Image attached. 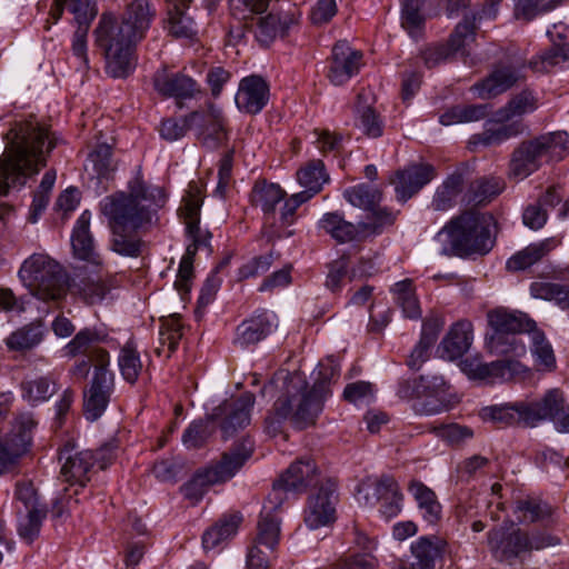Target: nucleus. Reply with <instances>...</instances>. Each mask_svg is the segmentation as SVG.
Wrapping results in <instances>:
<instances>
[{"mask_svg":"<svg viewBox=\"0 0 569 569\" xmlns=\"http://www.w3.org/2000/svg\"><path fill=\"white\" fill-rule=\"evenodd\" d=\"M317 478V468L311 459H301L293 462L279 480L286 489L300 492L311 486Z\"/></svg>","mask_w":569,"mask_h":569,"instance_id":"38","label":"nucleus"},{"mask_svg":"<svg viewBox=\"0 0 569 569\" xmlns=\"http://www.w3.org/2000/svg\"><path fill=\"white\" fill-rule=\"evenodd\" d=\"M93 360L96 370L83 397V415L89 421H96L102 416L114 389V377L108 369L109 353L106 350H98L93 355Z\"/></svg>","mask_w":569,"mask_h":569,"instance_id":"10","label":"nucleus"},{"mask_svg":"<svg viewBox=\"0 0 569 569\" xmlns=\"http://www.w3.org/2000/svg\"><path fill=\"white\" fill-rule=\"evenodd\" d=\"M56 392V383L50 377L27 378L21 382L22 398L31 403L49 399Z\"/></svg>","mask_w":569,"mask_h":569,"instance_id":"49","label":"nucleus"},{"mask_svg":"<svg viewBox=\"0 0 569 569\" xmlns=\"http://www.w3.org/2000/svg\"><path fill=\"white\" fill-rule=\"evenodd\" d=\"M47 508L33 510H18V533L26 542H33L40 533Z\"/></svg>","mask_w":569,"mask_h":569,"instance_id":"47","label":"nucleus"},{"mask_svg":"<svg viewBox=\"0 0 569 569\" xmlns=\"http://www.w3.org/2000/svg\"><path fill=\"white\" fill-rule=\"evenodd\" d=\"M491 333L518 335L529 332L536 327V322L526 313L510 311L505 308H496L487 315Z\"/></svg>","mask_w":569,"mask_h":569,"instance_id":"30","label":"nucleus"},{"mask_svg":"<svg viewBox=\"0 0 569 569\" xmlns=\"http://www.w3.org/2000/svg\"><path fill=\"white\" fill-rule=\"evenodd\" d=\"M100 337L96 331L84 329L80 330L74 338L67 345V353L71 357H76L80 353L89 352L91 355L93 343L99 341Z\"/></svg>","mask_w":569,"mask_h":569,"instance_id":"64","label":"nucleus"},{"mask_svg":"<svg viewBox=\"0 0 569 569\" xmlns=\"http://www.w3.org/2000/svg\"><path fill=\"white\" fill-rule=\"evenodd\" d=\"M335 376L332 367H321L319 379L308 390L305 378L298 373H288L273 378L263 387V392L279 389L281 395L272 410L266 417L264 429L268 435L277 436L282 431L284 421L289 420L296 428L305 429L316 422L322 410L323 399L329 395L328 385Z\"/></svg>","mask_w":569,"mask_h":569,"instance_id":"2","label":"nucleus"},{"mask_svg":"<svg viewBox=\"0 0 569 569\" xmlns=\"http://www.w3.org/2000/svg\"><path fill=\"white\" fill-rule=\"evenodd\" d=\"M242 517L238 513L223 516L214 526L202 536V545L206 550H211L224 540L233 537L239 528Z\"/></svg>","mask_w":569,"mask_h":569,"instance_id":"40","label":"nucleus"},{"mask_svg":"<svg viewBox=\"0 0 569 569\" xmlns=\"http://www.w3.org/2000/svg\"><path fill=\"white\" fill-rule=\"evenodd\" d=\"M515 513L520 521H538L552 513L551 507L537 498L520 499L516 503Z\"/></svg>","mask_w":569,"mask_h":569,"instance_id":"57","label":"nucleus"},{"mask_svg":"<svg viewBox=\"0 0 569 569\" xmlns=\"http://www.w3.org/2000/svg\"><path fill=\"white\" fill-rule=\"evenodd\" d=\"M552 44L535 57L530 66L537 72H549L555 67L563 68L569 66V42L562 41V33L558 26L547 31Z\"/></svg>","mask_w":569,"mask_h":569,"instance_id":"28","label":"nucleus"},{"mask_svg":"<svg viewBox=\"0 0 569 569\" xmlns=\"http://www.w3.org/2000/svg\"><path fill=\"white\" fill-rule=\"evenodd\" d=\"M431 431L451 446L461 445L473 437V431L469 427L458 423L436 426Z\"/></svg>","mask_w":569,"mask_h":569,"instance_id":"63","label":"nucleus"},{"mask_svg":"<svg viewBox=\"0 0 569 569\" xmlns=\"http://www.w3.org/2000/svg\"><path fill=\"white\" fill-rule=\"evenodd\" d=\"M254 405V395L243 392L238 398L224 401L214 412L220 417L221 430L224 437L233 435L238 429H242L250 423V411Z\"/></svg>","mask_w":569,"mask_h":569,"instance_id":"19","label":"nucleus"},{"mask_svg":"<svg viewBox=\"0 0 569 569\" xmlns=\"http://www.w3.org/2000/svg\"><path fill=\"white\" fill-rule=\"evenodd\" d=\"M463 179L461 174H451L446 181L437 189L433 199L432 208L437 211H445L455 204L456 198L462 191Z\"/></svg>","mask_w":569,"mask_h":569,"instance_id":"53","label":"nucleus"},{"mask_svg":"<svg viewBox=\"0 0 569 569\" xmlns=\"http://www.w3.org/2000/svg\"><path fill=\"white\" fill-rule=\"evenodd\" d=\"M365 492V503L375 505L380 501V512L386 519L398 516L402 509L403 496L397 481L390 476H381L367 480L359 486L358 493Z\"/></svg>","mask_w":569,"mask_h":569,"instance_id":"14","label":"nucleus"},{"mask_svg":"<svg viewBox=\"0 0 569 569\" xmlns=\"http://www.w3.org/2000/svg\"><path fill=\"white\" fill-rule=\"evenodd\" d=\"M149 0H132L118 21L111 13L101 16L94 30L96 43L103 50L107 73L126 78L134 69V46L146 34L154 18Z\"/></svg>","mask_w":569,"mask_h":569,"instance_id":"4","label":"nucleus"},{"mask_svg":"<svg viewBox=\"0 0 569 569\" xmlns=\"http://www.w3.org/2000/svg\"><path fill=\"white\" fill-rule=\"evenodd\" d=\"M542 146L538 137L522 141L512 152L510 176L522 180L537 171L546 162Z\"/></svg>","mask_w":569,"mask_h":569,"instance_id":"25","label":"nucleus"},{"mask_svg":"<svg viewBox=\"0 0 569 569\" xmlns=\"http://www.w3.org/2000/svg\"><path fill=\"white\" fill-rule=\"evenodd\" d=\"M433 178L435 168L430 164L419 163L398 170L390 182L395 186L397 198L405 202Z\"/></svg>","mask_w":569,"mask_h":569,"instance_id":"24","label":"nucleus"},{"mask_svg":"<svg viewBox=\"0 0 569 569\" xmlns=\"http://www.w3.org/2000/svg\"><path fill=\"white\" fill-rule=\"evenodd\" d=\"M558 403L557 388L547 390L539 398L518 400V426L536 428L542 422L549 421L551 413L556 412Z\"/></svg>","mask_w":569,"mask_h":569,"instance_id":"20","label":"nucleus"},{"mask_svg":"<svg viewBox=\"0 0 569 569\" xmlns=\"http://www.w3.org/2000/svg\"><path fill=\"white\" fill-rule=\"evenodd\" d=\"M487 347L492 355L505 358L491 362H483L479 357L463 359L460 368L470 379L496 383L522 378L527 373L528 368L516 359L527 353L526 343L517 335L490 333Z\"/></svg>","mask_w":569,"mask_h":569,"instance_id":"5","label":"nucleus"},{"mask_svg":"<svg viewBox=\"0 0 569 569\" xmlns=\"http://www.w3.org/2000/svg\"><path fill=\"white\" fill-rule=\"evenodd\" d=\"M503 189V182L499 178H482L472 182L466 194L467 202L482 204L497 197Z\"/></svg>","mask_w":569,"mask_h":569,"instance_id":"52","label":"nucleus"},{"mask_svg":"<svg viewBox=\"0 0 569 569\" xmlns=\"http://www.w3.org/2000/svg\"><path fill=\"white\" fill-rule=\"evenodd\" d=\"M36 421L30 413L19 415L9 432L0 436V477L13 472L30 451Z\"/></svg>","mask_w":569,"mask_h":569,"instance_id":"9","label":"nucleus"},{"mask_svg":"<svg viewBox=\"0 0 569 569\" xmlns=\"http://www.w3.org/2000/svg\"><path fill=\"white\" fill-rule=\"evenodd\" d=\"M409 492L415 498L422 518L430 525H435L441 518V506L436 493L425 483L412 480L408 487Z\"/></svg>","mask_w":569,"mask_h":569,"instance_id":"39","label":"nucleus"},{"mask_svg":"<svg viewBox=\"0 0 569 569\" xmlns=\"http://www.w3.org/2000/svg\"><path fill=\"white\" fill-rule=\"evenodd\" d=\"M118 366L122 378L129 382L134 383L142 370V362L136 346L128 341L119 352Z\"/></svg>","mask_w":569,"mask_h":569,"instance_id":"55","label":"nucleus"},{"mask_svg":"<svg viewBox=\"0 0 569 569\" xmlns=\"http://www.w3.org/2000/svg\"><path fill=\"white\" fill-rule=\"evenodd\" d=\"M60 476L70 485L84 487L91 479L96 465L91 450H79L73 440L67 441L59 451Z\"/></svg>","mask_w":569,"mask_h":569,"instance_id":"13","label":"nucleus"},{"mask_svg":"<svg viewBox=\"0 0 569 569\" xmlns=\"http://www.w3.org/2000/svg\"><path fill=\"white\" fill-rule=\"evenodd\" d=\"M519 407L518 401L493 405L481 410V417L505 426H518Z\"/></svg>","mask_w":569,"mask_h":569,"instance_id":"60","label":"nucleus"},{"mask_svg":"<svg viewBox=\"0 0 569 569\" xmlns=\"http://www.w3.org/2000/svg\"><path fill=\"white\" fill-rule=\"evenodd\" d=\"M375 102L373 93L363 89L358 93L355 106L356 124L370 138H378L383 131V122L375 110Z\"/></svg>","mask_w":569,"mask_h":569,"instance_id":"31","label":"nucleus"},{"mask_svg":"<svg viewBox=\"0 0 569 569\" xmlns=\"http://www.w3.org/2000/svg\"><path fill=\"white\" fill-rule=\"evenodd\" d=\"M229 29V40L238 43L244 38L246 31H252L254 38L262 44L268 46L278 36H283L288 30L292 19L289 16L281 17L278 13L270 12L266 16L256 14L248 20H237Z\"/></svg>","mask_w":569,"mask_h":569,"instance_id":"11","label":"nucleus"},{"mask_svg":"<svg viewBox=\"0 0 569 569\" xmlns=\"http://www.w3.org/2000/svg\"><path fill=\"white\" fill-rule=\"evenodd\" d=\"M443 326L445 320L439 316H431L423 321L420 340L411 351L407 361L412 370H419L429 359L430 349L435 345Z\"/></svg>","mask_w":569,"mask_h":569,"instance_id":"35","label":"nucleus"},{"mask_svg":"<svg viewBox=\"0 0 569 569\" xmlns=\"http://www.w3.org/2000/svg\"><path fill=\"white\" fill-rule=\"evenodd\" d=\"M538 107V100L530 90H523L516 94L506 107L501 108L497 113V120L500 122L509 121L515 117H521L528 112H532Z\"/></svg>","mask_w":569,"mask_h":569,"instance_id":"48","label":"nucleus"},{"mask_svg":"<svg viewBox=\"0 0 569 569\" xmlns=\"http://www.w3.org/2000/svg\"><path fill=\"white\" fill-rule=\"evenodd\" d=\"M43 339V330L40 322L28 323L11 332L4 340L10 351H28L38 346Z\"/></svg>","mask_w":569,"mask_h":569,"instance_id":"41","label":"nucleus"},{"mask_svg":"<svg viewBox=\"0 0 569 569\" xmlns=\"http://www.w3.org/2000/svg\"><path fill=\"white\" fill-rule=\"evenodd\" d=\"M370 212L368 221H362L365 238L380 234L386 227L392 226L396 220V214L387 208L376 207Z\"/></svg>","mask_w":569,"mask_h":569,"instance_id":"62","label":"nucleus"},{"mask_svg":"<svg viewBox=\"0 0 569 569\" xmlns=\"http://www.w3.org/2000/svg\"><path fill=\"white\" fill-rule=\"evenodd\" d=\"M286 192L276 183L259 181L251 192L253 206L259 207L266 214H274L276 204L284 200Z\"/></svg>","mask_w":569,"mask_h":569,"instance_id":"43","label":"nucleus"},{"mask_svg":"<svg viewBox=\"0 0 569 569\" xmlns=\"http://www.w3.org/2000/svg\"><path fill=\"white\" fill-rule=\"evenodd\" d=\"M343 198L353 207L370 211L378 207L382 192L373 186L360 183L343 191Z\"/></svg>","mask_w":569,"mask_h":569,"instance_id":"46","label":"nucleus"},{"mask_svg":"<svg viewBox=\"0 0 569 569\" xmlns=\"http://www.w3.org/2000/svg\"><path fill=\"white\" fill-rule=\"evenodd\" d=\"M531 340V353L535 357L536 365L542 370H552L556 367V357L550 342L545 333L536 327L528 332Z\"/></svg>","mask_w":569,"mask_h":569,"instance_id":"50","label":"nucleus"},{"mask_svg":"<svg viewBox=\"0 0 569 569\" xmlns=\"http://www.w3.org/2000/svg\"><path fill=\"white\" fill-rule=\"evenodd\" d=\"M169 3L168 30L174 38L192 39L197 36L198 29L193 19L187 14L186 9L191 2L189 0H167Z\"/></svg>","mask_w":569,"mask_h":569,"instance_id":"36","label":"nucleus"},{"mask_svg":"<svg viewBox=\"0 0 569 569\" xmlns=\"http://www.w3.org/2000/svg\"><path fill=\"white\" fill-rule=\"evenodd\" d=\"M182 325L179 318H170L162 322L159 332L160 347L157 348L158 355L164 353L167 358L176 350L181 337Z\"/></svg>","mask_w":569,"mask_h":569,"instance_id":"58","label":"nucleus"},{"mask_svg":"<svg viewBox=\"0 0 569 569\" xmlns=\"http://www.w3.org/2000/svg\"><path fill=\"white\" fill-rule=\"evenodd\" d=\"M362 66V52L341 40L332 48L327 77L333 86H342L358 74Z\"/></svg>","mask_w":569,"mask_h":569,"instance_id":"17","label":"nucleus"},{"mask_svg":"<svg viewBox=\"0 0 569 569\" xmlns=\"http://www.w3.org/2000/svg\"><path fill=\"white\" fill-rule=\"evenodd\" d=\"M201 206V188L197 182H190L179 208L180 216L186 224L187 233L192 240L181 258L177 279L174 281V287L181 295L189 292L190 281L193 274V258L199 247L208 246V240L210 238V234L208 232H202L199 227Z\"/></svg>","mask_w":569,"mask_h":569,"instance_id":"8","label":"nucleus"},{"mask_svg":"<svg viewBox=\"0 0 569 569\" xmlns=\"http://www.w3.org/2000/svg\"><path fill=\"white\" fill-rule=\"evenodd\" d=\"M270 0H229L230 12L236 20H248L267 11Z\"/></svg>","mask_w":569,"mask_h":569,"instance_id":"61","label":"nucleus"},{"mask_svg":"<svg viewBox=\"0 0 569 569\" xmlns=\"http://www.w3.org/2000/svg\"><path fill=\"white\" fill-rule=\"evenodd\" d=\"M337 485L333 480L323 482L317 492L308 499L305 509V522L310 529L332 523L336 519Z\"/></svg>","mask_w":569,"mask_h":569,"instance_id":"16","label":"nucleus"},{"mask_svg":"<svg viewBox=\"0 0 569 569\" xmlns=\"http://www.w3.org/2000/svg\"><path fill=\"white\" fill-rule=\"evenodd\" d=\"M269 97L268 82L261 76L252 74L240 81L236 104L246 113L257 114L267 106Z\"/></svg>","mask_w":569,"mask_h":569,"instance_id":"23","label":"nucleus"},{"mask_svg":"<svg viewBox=\"0 0 569 569\" xmlns=\"http://www.w3.org/2000/svg\"><path fill=\"white\" fill-rule=\"evenodd\" d=\"M6 140L0 156V197L24 186L28 178L46 167L48 154L57 146L49 129L33 118L16 121Z\"/></svg>","mask_w":569,"mask_h":569,"instance_id":"3","label":"nucleus"},{"mask_svg":"<svg viewBox=\"0 0 569 569\" xmlns=\"http://www.w3.org/2000/svg\"><path fill=\"white\" fill-rule=\"evenodd\" d=\"M391 292L405 317L409 319H419L421 317V308L412 280L405 279L395 283L391 288Z\"/></svg>","mask_w":569,"mask_h":569,"instance_id":"45","label":"nucleus"},{"mask_svg":"<svg viewBox=\"0 0 569 569\" xmlns=\"http://www.w3.org/2000/svg\"><path fill=\"white\" fill-rule=\"evenodd\" d=\"M522 74L511 66L497 67L486 79L475 83L470 90L479 99L488 100L515 86Z\"/></svg>","mask_w":569,"mask_h":569,"instance_id":"27","label":"nucleus"},{"mask_svg":"<svg viewBox=\"0 0 569 569\" xmlns=\"http://www.w3.org/2000/svg\"><path fill=\"white\" fill-rule=\"evenodd\" d=\"M550 251L549 240L531 243L512 254L506 263L509 271H522L540 261Z\"/></svg>","mask_w":569,"mask_h":569,"instance_id":"42","label":"nucleus"},{"mask_svg":"<svg viewBox=\"0 0 569 569\" xmlns=\"http://www.w3.org/2000/svg\"><path fill=\"white\" fill-rule=\"evenodd\" d=\"M546 154V162L560 161L569 156V134L555 131L538 137Z\"/></svg>","mask_w":569,"mask_h":569,"instance_id":"51","label":"nucleus"},{"mask_svg":"<svg viewBox=\"0 0 569 569\" xmlns=\"http://www.w3.org/2000/svg\"><path fill=\"white\" fill-rule=\"evenodd\" d=\"M19 277L31 296L47 303L63 300L71 287L64 268L44 253L24 260Z\"/></svg>","mask_w":569,"mask_h":569,"instance_id":"7","label":"nucleus"},{"mask_svg":"<svg viewBox=\"0 0 569 569\" xmlns=\"http://www.w3.org/2000/svg\"><path fill=\"white\" fill-rule=\"evenodd\" d=\"M319 227L341 243L365 238L362 222L355 224L337 212L326 213L319 221Z\"/></svg>","mask_w":569,"mask_h":569,"instance_id":"37","label":"nucleus"},{"mask_svg":"<svg viewBox=\"0 0 569 569\" xmlns=\"http://www.w3.org/2000/svg\"><path fill=\"white\" fill-rule=\"evenodd\" d=\"M493 217L475 210H468L452 218L438 233L441 253L469 257L487 254L495 246L492 236Z\"/></svg>","mask_w":569,"mask_h":569,"instance_id":"6","label":"nucleus"},{"mask_svg":"<svg viewBox=\"0 0 569 569\" xmlns=\"http://www.w3.org/2000/svg\"><path fill=\"white\" fill-rule=\"evenodd\" d=\"M216 423L212 417L196 420L184 430L182 443L188 449L202 447L216 431Z\"/></svg>","mask_w":569,"mask_h":569,"instance_id":"54","label":"nucleus"},{"mask_svg":"<svg viewBox=\"0 0 569 569\" xmlns=\"http://www.w3.org/2000/svg\"><path fill=\"white\" fill-rule=\"evenodd\" d=\"M476 17L465 19L456 27L447 46H439L423 52V61L428 68H433L451 60L456 54L468 56L467 48L476 39Z\"/></svg>","mask_w":569,"mask_h":569,"instance_id":"15","label":"nucleus"},{"mask_svg":"<svg viewBox=\"0 0 569 569\" xmlns=\"http://www.w3.org/2000/svg\"><path fill=\"white\" fill-rule=\"evenodd\" d=\"M523 128L520 122L495 124L486 128L483 132L472 136L470 143L486 147L500 144L510 138L519 136Z\"/></svg>","mask_w":569,"mask_h":569,"instance_id":"44","label":"nucleus"},{"mask_svg":"<svg viewBox=\"0 0 569 569\" xmlns=\"http://www.w3.org/2000/svg\"><path fill=\"white\" fill-rule=\"evenodd\" d=\"M188 121L197 140L209 150L218 149L228 140L226 118L222 110L214 104L189 113Z\"/></svg>","mask_w":569,"mask_h":569,"instance_id":"12","label":"nucleus"},{"mask_svg":"<svg viewBox=\"0 0 569 569\" xmlns=\"http://www.w3.org/2000/svg\"><path fill=\"white\" fill-rule=\"evenodd\" d=\"M280 538V519L277 516L260 513L256 545L273 550Z\"/></svg>","mask_w":569,"mask_h":569,"instance_id":"59","label":"nucleus"},{"mask_svg":"<svg viewBox=\"0 0 569 569\" xmlns=\"http://www.w3.org/2000/svg\"><path fill=\"white\" fill-rule=\"evenodd\" d=\"M471 343L472 325L468 320H460L451 326L438 350L442 358L455 360L463 356Z\"/></svg>","mask_w":569,"mask_h":569,"instance_id":"32","label":"nucleus"},{"mask_svg":"<svg viewBox=\"0 0 569 569\" xmlns=\"http://www.w3.org/2000/svg\"><path fill=\"white\" fill-rule=\"evenodd\" d=\"M154 89L164 97L176 99L192 98L199 91L197 82L183 73L169 74L158 71L153 78Z\"/></svg>","mask_w":569,"mask_h":569,"instance_id":"33","label":"nucleus"},{"mask_svg":"<svg viewBox=\"0 0 569 569\" xmlns=\"http://www.w3.org/2000/svg\"><path fill=\"white\" fill-rule=\"evenodd\" d=\"M276 327V315L266 310L260 311L237 327L233 342L240 348H247L263 340Z\"/></svg>","mask_w":569,"mask_h":569,"instance_id":"26","label":"nucleus"},{"mask_svg":"<svg viewBox=\"0 0 569 569\" xmlns=\"http://www.w3.org/2000/svg\"><path fill=\"white\" fill-rule=\"evenodd\" d=\"M163 190L140 179L130 181L128 191L107 196L100 202V211L108 220L112 238L110 248L124 257H138L142 240L133 234L158 222V211L166 203Z\"/></svg>","mask_w":569,"mask_h":569,"instance_id":"1","label":"nucleus"},{"mask_svg":"<svg viewBox=\"0 0 569 569\" xmlns=\"http://www.w3.org/2000/svg\"><path fill=\"white\" fill-rule=\"evenodd\" d=\"M69 11L73 14L77 23L72 40V53L79 60L78 68L86 70L89 64L87 34L98 12L96 0H73L69 3Z\"/></svg>","mask_w":569,"mask_h":569,"instance_id":"18","label":"nucleus"},{"mask_svg":"<svg viewBox=\"0 0 569 569\" xmlns=\"http://www.w3.org/2000/svg\"><path fill=\"white\" fill-rule=\"evenodd\" d=\"M488 545L499 561H509L527 551L526 532L520 529L495 528L488 532Z\"/></svg>","mask_w":569,"mask_h":569,"instance_id":"22","label":"nucleus"},{"mask_svg":"<svg viewBox=\"0 0 569 569\" xmlns=\"http://www.w3.org/2000/svg\"><path fill=\"white\" fill-rule=\"evenodd\" d=\"M252 450L253 443L249 439H243L223 452L219 461L204 468L211 481L221 483L230 480L250 458Z\"/></svg>","mask_w":569,"mask_h":569,"instance_id":"21","label":"nucleus"},{"mask_svg":"<svg viewBox=\"0 0 569 569\" xmlns=\"http://www.w3.org/2000/svg\"><path fill=\"white\" fill-rule=\"evenodd\" d=\"M446 541L439 537H420L411 545L412 560L402 562L399 569H435V562L442 557Z\"/></svg>","mask_w":569,"mask_h":569,"instance_id":"29","label":"nucleus"},{"mask_svg":"<svg viewBox=\"0 0 569 569\" xmlns=\"http://www.w3.org/2000/svg\"><path fill=\"white\" fill-rule=\"evenodd\" d=\"M297 179L301 187L318 193L329 177L321 160H311L297 172Z\"/></svg>","mask_w":569,"mask_h":569,"instance_id":"56","label":"nucleus"},{"mask_svg":"<svg viewBox=\"0 0 569 569\" xmlns=\"http://www.w3.org/2000/svg\"><path fill=\"white\" fill-rule=\"evenodd\" d=\"M90 220L91 213L88 210L79 216L72 231L71 244L76 257L98 266L101 263V258L94 250L93 238L90 232Z\"/></svg>","mask_w":569,"mask_h":569,"instance_id":"34","label":"nucleus"}]
</instances>
